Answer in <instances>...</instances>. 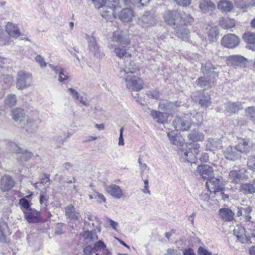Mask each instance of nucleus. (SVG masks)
<instances>
[{"mask_svg":"<svg viewBox=\"0 0 255 255\" xmlns=\"http://www.w3.org/2000/svg\"><path fill=\"white\" fill-rule=\"evenodd\" d=\"M191 97L195 101H199V103L202 107H208L211 104V98L208 93L198 92L193 93Z\"/></svg>","mask_w":255,"mask_h":255,"instance_id":"9","label":"nucleus"},{"mask_svg":"<svg viewBox=\"0 0 255 255\" xmlns=\"http://www.w3.org/2000/svg\"><path fill=\"white\" fill-rule=\"evenodd\" d=\"M17 156V160L20 165H23L25 162H27L32 157V153L25 149H22Z\"/></svg>","mask_w":255,"mask_h":255,"instance_id":"28","label":"nucleus"},{"mask_svg":"<svg viewBox=\"0 0 255 255\" xmlns=\"http://www.w3.org/2000/svg\"><path fill=\"white\" fill-rule=\"evenodd\" d=\"M19 204L24 209V210L31 208L28 201L24 198H21L19 200Z\"/></svg>","mask_w":255,"mask_h":255,"instance_id":"53","label":"nucleus"},{"mask_svg":"<svg viewBox=\"0 0 255 255\" xmlns=\"http://www.w3.org/2000/svg\"><path fill=\"white\" fill-rule=\"evenodd\" d=\"M243 38L248 43L247 47L255 51V33L247 32L244 34Z\"/></svg>","mask_w":255,"mask_h":255,"instance_id":"25","label":"nucleus"},{"mask_svg":"<svg viewBox=\"0 0 255 255\" xmlns=\"http://www.w3.org/2000/svg\"><path fill=\"white\" fill-rule=\"evenodd\" d=\"M5 31L7 32V36L10 39V37L17 38L20 36L21 33L17 25L11 22H8L5 26Z\"/></svg>","mask_w":255,"mask_h":255,"instance_id":"18","label":"nucleus"},{"mask_svg":"<svg viewBox=\"0 0 255 255\" xmlns=\"http://www.w3.org/2000/svg\"><path fill=\"white\" fill-rule=\"evenodd\" d=\"M10 44V38L6 34H5L0 25V45H5Z\"/></svg>","mask_w":255,"mask_h":255,"instance_id":"44","label":"nucleus"},{"mask_svg":"<svg viewBox=\"0 0 255 255\" xmlns=\"http://www.w3.org/2000/svg\"><path fill=\"white\" fill-rule=\"evenodd\" d=\"M78 101L85 106H89L90 105L87 96L86 95H80L79 99Z\"/></svg>","mask_w":255,"mask_h":255,"instance_id":"55","label":"nucleus"},{"mask_svg":"<svg viewBox=\"0 0 255 255\" xmlns=\"http://www.w3.org/2000/svg\"><path fill=\"white\" fill-rule=\"evenodd\" d=\"M206 186L210 192L216 193L222 190V185L221 181L215 178H211L206 182Z\"/></svg>","mask_w":255,"mask_h":255,"instance_id":"17","label":"nucleus"},{"mask_svg":"<svg viewBox=\"0 0 255 255\" xmlns=\"http://www.w3.org/2000/svg\"><path fill=\"white\" fill-rule=\"evenodd\" d=\"M219 212L222 219L225 221H230L234 219V213L229 209L222 208Z\"/></svg>","mask_w":255,"mask_h":255,"instance_id":"34","label":"nucleus"},{"mask_svg":"<svg viewBox=\"0 0 255 255\" xmlns=\"http://www.w3.org/2000/svg\"><path fill=\"white\" fill-rule=\"evenodd\" d=\"M220 25L222 28L230 29L235 26V21L229 18L223 19L220 21Z\"/></svg>","mask_w":255,"mask_h":255,"instance_id":"40","label":"nucleus"},{"mask_svg":"<svg viewBox=\"0 0 255 255\" xmlns=\"http://www.w3.org/2000/svg\"><path fill=\"white\" fill-rule=\"evenodd\" d=\"M244 216L245 217V219L246 221H249L251 220L252 217L250 215L251 212L252 210L250 207H246L245 208H242Z\"/></svg>","mask_w":255,"mask_h":255,"instance_id":"50","label":"nucleus"},{"mask_svg":"<svg viewBox=\"0 0 255 255\" xmlns=\"http://www.w3.org/2000/svg\"><path fill=\"white\" fill-rule=\"evenodd\" d=\"M93 249L96 255H112V252L107 249L106 245L101 240L94 243Z\"/></svg>","mask_w":255,"mask_h":255,"instance_id":"14","label":"nucleus"},{"mask_svg":"<svg viewBox=\"0 0 255 255\" xmlns=\"http://www.w3.org/2000/svg\"><path fill=\"white\" fill-rule=\"evenodd\" d=\"M246 177V170L241 169L239 170H233L229 174V180L234 183H239L243 180Z\"/></svg>","mask_w":255,"mask_h":255,"instance_id":"13","label":"nucleus"},{"mask_svg":"<svg viewBox=\"0 0 255 255\" xmlns=\"http://www.w3.org/2000/svg\"><path fill=\"white\" fill-rule=\"evenodd\" d=\"M241 191L245 194H252L255 192V187L253 184L245 183L241 186Z\"/></svg>","mask_w":255,"mask_h":255,"instance_id":"43","label":"nucleus"},{"mask_svg":"<svg viewBox=\"0 0 255 255\" xmlns=\"http://www.w3.org/2000/svg\"><path fill=\"white\" fill-rule=\"evenodd\" d=\"M190 147L179 148L178 150V155L181 161L188 162L191 163H196L198 158L202 162H207L209 156L206 153L202 152L199 155L201 150H199L200 145L197 143L190 144Z\"/></svg>","mask_w":255,"mask_h":255,"instance_id":"2","label":"nucleus"},{"mask_svg":"<svg viewBox=\"0 0 255 255\" xmlns=\"http://www.w3.org/2000/svg\"><path fill=\"white\" fill-rule=\"evenodd\" d=\"M234 235L236 237L237 241L242 244H246L249 242L252 243L251 237L250 233L246 231L244 227L237 226L234 230Z\"/></svg>","mask_w":255,"mask_h":255,"instance_id":"7","label":"nucleus"},{"mask_svg":"<svg viewBox=\"0 0 255 255\" xmlns=\"http://www.w3.org/2000/svg\"><path fill=\"white\" fill-rule=\"evenodd\" d=\"M201 113H195L192 116V119H191V122L197 125L199 124L202 121V117L200 115Z\"/></svg>","mask_w":255,"mask_h":255,"instance_id":"49","label":"nucleus"},{"mask_svg":"<svg viewBox=\"0 0 255 255\" xmlns=\"http://www.w3.org/2000/svg\"><path fill=\"white\" fill-rule=\"evenodd\" d=\"M40 186H48L50 184V179L49 177L47 176H45L43 177L39 183Z\"/></svg>","mask_w":255,"mask_h":255,"instance_id":"57","label":"nucleus"},{"mask_svg":"<svg viewBox=\"0 0 255 255\" xmlns=\"http://www.w3.org/2000/svg\"><path fill=\"white\" fill-rule=\"evenodd\" d=\"M177 5L187 6L191 3V0H173Z\"/></svg>","mask_w":255,"mask_h":255,"instance_id":"60","label":"nucleus"},{"mask_svg":"<svg viewBox=\"0 0 255 255\" xmlns=\"http://www.w3.org/2000/svg\"><path fill=\"white\" fill-rule=\"evenodd\" d=\"M149 0H124V1L126 5L140 3L141 5L143 6L146 5L149 2Z\"/></svg>","mask_w":255,"mask_h":255,"instance_id":"46","label":"nucleus"},{"mask_svg":"<svg viewBox=\"0 0 255 255\" xmlns=\"http://www.w3.org/2000/svg\"><path fill=\"white\" fill-rule=\"evenodd\" d=\"M119 18L124 22L130 21L133 16V11L129 8L123 9L119 15Z\"/></svg>","mask_w":255,"mask_h":255,"instance_id":"31","label":"nucleus"},{"mask_svg":"<svg viewBox=\"0 0 255 255\" xmlns=\"http://www.w3.org/2000/svg\"><path fill=\"white\" fill-rule=\"evenodd\" d=\"M230 60L235 62L234 64L238 65L239 63H241L244 59V57L240 56H233L230 57Z\"/></svg>","mask_w":255,"mask_h":255,"instance_id":"59","label":"nucleus"},{"mask_svg":"<svg viewBox=\"0 0 255 255\" xmlns=\"http://www.w3.org/2000/svg\"><path fill=\"white\" fill-rule=\"evenodd\" d=\"M199 7L204 12L213 11L215 9V4L211 1L202 0L199 3Z\"/></svg>","mask_w":255,"mask_h":255,"instance_id":"35","label":"nucleus"},{"mask_svg":"<svg viewBox=\"0 0 255 255\" xmlns=\"http://www.w3.org/2000/svg\"><path fill=\"white\" fill-rule=\"evenodd\" d=\"M165 22L169 25H173L176 35L184 41L189 38V31L185 25L193 22V18L188 15L184 17L176 10H167L163 15Z\"/></svg>","mask_w":255,"mask_h":255,"instance_id":"1","label":"nucleus"},{"mask_svg":"<svg viewBox=\"0 0 255 255\" xmlns=\"http://www.w3.org/2000/svg\"><path fill=\"white\" fill-rule=\"evenodd\" d=\"M151 116L155 121L160 124H165L169 117L168 113H151Z\"/></svg>","mask_w":255,"mask_h":255,"instance_id":"33","label":"nucleus"},{"mask_svg":"<svg viewBox=\"0 0 255 255\" xmlns=\"http://www.w3.org/2000/svg\"><path fill=\"white\" fill-rule=\"evenodd\" d=\"M35 61L37 62L41 68L45 67L47 66V63L44 61L43 57L40 55H37L35 58Z\"/></svg>","mask_w":255,"mask_h":255,"instance_id":"54","label":"nucleus"},{"mask_svg":"<svg viewBox=\"0 0 255 255\" xmlns=\"http://www.w3.org/2000/svg\"><path fill=\"white\" fill-rule=\"evenodd\" d=\"M11 116L17 126L21 127L22 126V122L25 119V113H12Z\"/></svg>","mask_w":255,"mask_h":255,"instance_id":"39","label":"nucleus"},{"mask_svg":"<svg viewBox=\"0 0 255 255\" xmlns=\"http://www.w3.org/2000/svg\"><path fill=\"white\" fill-rule=\"evenodd\" d=\"M95 199L99 203L106 202V198L103 194L94 191Z\"/></svg>","mask_w":255,"mask_h":255,"instance_id":"52","label":"nucleus"},{"mask_svg":"<svg viewBox=\"0 0 255 255\" xmlns=\"http://www.w3.org/2000/svg\"><path fill=\"white\" fill-rule=\"evenodd\" d=\"M113 41L119 43L120 47H115L114 51L117 56L120 58L125 59L131 57V54L127 51L125 47L130 43V40L128 36L124 34L122 31H116L113 33Z\"/></svg>","mask_w":255,"mask_h":255,"instance_id":"3","label":"nucleus"},{"mask_svg":"<svg viewBox=\"0 0 255 255\" xmlns=\"http://www.w3.org/2000/svg\"><path fill=\"white\" fill-rule=\"evenodd\" d=\"M225 157L228 160L235 161L241 157V154L236 146H229L224 151Z\"/></svg>","mask_w":255,"mask_h":255,"instance_id":"15","label":"nucleus"},{"mask_svg":"<svg viewBox=\"0 0 255 255\" xmlns=\"http://www.w3.org/2000/svg\"><path fill=\"white\" fill-rule=\"evenodd\" d=\"M14 186V182L11 176L8 175L3 176L0 180V189L2 192L10 190Z\"/></svg>","mask_w":255,"mask_h":255,"instance_id":"16","label":"nucleus"},{"mask_svg":"<svg viewBox=\"0 0 255 255\" xmlns=\"http://www.w3.org/2000/svg\"><path fill=\"white\" fill-rule=\"evenodd\" d=\"M96 8H98L102 17L107 20L114 15L113 7L107 4L110 2V0H92Z\"/></svg>","mask_w":255,"mask_h":255,"instance_id":"4","label":"nucleus"},{"mask_svg":"<svg viewBox=\"0 0 255 255\" xmlns=\"http://www.w3.org/2000/svg\"><path fill=\"white\" fill-rule=\"evenodd\" d=\"M65 214L67 218L74 222L79 220L80 213L76 211L72 205H69L65 208Z\"/></svg>","mask_w":255,"mask_h":255,"instance_id":"27","label":"nucleus"},{"mask_svg":"<svg viewBox=\"0 0 255 255\" xmlns=\"http://www.w3.org/2000/svg\"><path fill=\"white\" fill-rule=\"evenodd\" d=\"M248 166L250 169L255 171V157H250L248 161Z\"/></svg>","mask_w":255,"mask_h":255,"instance_id":"58","label":"nucleus"},{"mask_svg":"<svg viewBox=\"0 0 255 255\" xmlns=\"http://www.w3.org/2000/svg\"><path fill=\"white\" fill-rule=\"evenodd\" d=\"M9 149L13 152L18 154L22 152V148L18 146L14 142H10L9 144Z\"/></svg>","mask_w":255,"mask_h":255,"instance_id":"51","label":"nucleus"},{"mask_svg":"<svg viewBox=\"0 0 255 255\" xmlns=\"http://www.w3.org/2000/svg\"><path fill=\"white\" fill-rule=\"evenodd\" d=\"M190 122H188L187 121H185L184 119L183 122H181L180 125H178L177 126H176V130H188L190 128Z\"/></svg>","mask_w":255,"mask_h":255,"instance_id":"47","label":"nucleus"},{"mask_svg":"<svg viewBox=\"0 0 255 255\" xmlns=\"http://www.w3.org/2000/svg\"><path fill=\"white\" fill-rule=\"evenodd\" d=\"M48 66L55 72V74L58 75V80L60 82H64L68 79L69 76L67 75V73L65 72L64 69L62 67L54 66L51 64H49Z\"/></svg>","mask_w":255,"mask_h":255,"instance_id":"23","label":"nucleus"},{"mask_svg":"<svg viewBox=\"0 0 255 255\" xmlns=\"http://www.w3.org/2000/svg\"><path fill=\"white\" fill-rule=\"evenodd\" d=\"M206 147L207 150L217 151L222 147V141L218 138H209L206 141Z\"/></svg>","mask_w":255,"mask_h":255,"instance_id":"19","label":"nucleus"},{"mask_svg":"<svg viewBox=\"0 0 255 255\" xmlns=\"http://www.w3.org/2000/svg\"><path fill=\"white\" fill-rule=\"evenodd\" d=\"M147 95L148 97L154 99H157L159 98V93L155 91H150L147 93Z\"/></svg>","mask_w":255,"mask_h":255,"instance_id":"63","label":"nucleus"},{"mask_svg":"<svg viewBox=\"0 0 255 255\" xmlns=\"http://www.w3.org/2000/svg\"><path fill=\"white\" fill-rule=\"evenodd\" d=\"M167 136L168 137L171 143L178 145L182 146L181 148H183V146L184 142L182 137L179 135L176 134L173 132H168ZM188 147L186 145L184 148Z\"/></svg>","mask_w":255,"mask_h":255,"instance_id":"30","label":"nucleus"},{"mask_svg":"<svg viewBox=\"0 0 255 255\" xmlns=\"http://www.w3.org/2000/svg\"><path fill=\"white\" fill-rule=\"evenodd\" d=\"M105 190L108 194L116 199L121 198L123 195L121 188L116 184H112L106 186Z\"/></svg>","mask_w":255,"mask_h":255,"instance_id":"20","label":"nucleus"},{"mask_svg":"<svg viewBox=\"0 0 255 255\" xmlns=\"http://www.w3.org/2000/svg\"><path fill=\"white\" fill-rule=\"evenodd\" d=\"M218 8L225 11H230L233 8V3L227 0H220L218 3Z\"/></svg>","mask_w":255,"mask_h":255,"instance_id":"38","label":"nucleus"},{"mask_svg":"<svg viewBox=\"0 0 255 255\" xmlns=\"http://www.w3.org/2000/svg\"><path fill=\"white\" fill-rule=\"evenodd\" d=\"M137 70V67H135L133 64L130 63L128 65H125V68L121 71V75L124 73L126 74H128L130 73L131 74L135 73Z\"/></svg>","mask_w":255,"mask_h":255,"instance_id":"45","label":"nucleus"},{"mask_svg":"<svg viewBox=\"0 0 255 255\" xmlns=\"http://www.w3.org/2000/svg\"><path fill=\"white\" fill-rule=\"evenodd\" d=\"M92 252H94L93 247L92 248L90 245H87L83 250V255H90Z\"/></svg>","mask_w":255,"mask_h":255,"instance_id":"62","label":"nucleus"},{"mask_svg":"<svg viewBox=\"0 0 255 255\" xmlns=\"http://www.w3.org/2000/svg\"><path fill=\"white\" fill-rule=\"evenodd\" d=\"M81 236L86 245L93 243L98 238L95 231H85L81 234Z\"/></svg>","mask_w":255,"mask_h":255,"instance_id":"26","label":"nucleus"},{"mask_svg":"<svg viewBox=\"0 0 255 255\" xmlns=\"http://www.w3.org/2000/svg\"><path fill=\"white\" fill-rule=\"evenodd\" d=\"M41 122L40 120L34 121L32 119H28L27 120L26 124H24L23 128L28 133H35L37 130L39 125Z\"/></svg>","mask_w":255,"mask_h":255,"instance_id":"24","label":"nucleus"},{"mask_svg":"<svg viewBox=\"0 0 255 255\" xmlns=\"http://www.w3.org/2000/svg\"><path fill=\"white\" fill-rule=\"evenodd\" d=\"M197 171L204 179L211 178L214 175L213 168L208 165H198Z\"/></svg>","mask_w":255,"mask_h":255,"instance_id":"21","label":"nucleus"},{"mask_svg":"<svg viewBox=\"0 0 255 255\" xmlns=\"http://www.w3.org/2000/svg\"><path fill=\"white\" fill-rule=\"evenodd\" d=\"M188 138L193 141H202L204 138V134L203 132L197 130H194L188 135Z\"/></svg>","mask_w":255,"mask_h":255,"instance_id":"37","label":"nucleus"},{"mask_svg":"<svg viewBox=\"0 0 255 255\" xmlns=\"http://www.w3.org/2000/svg\"><path fill=\"white\" fill-rule=\"evenodd\" d=\"M199 255H212V253L203 247H200L198 250Z\"/></svg>","mask_w":255,"mask_h":255,"instance_id":"61","label":"nucleus"},{"mask_svg":"<svg viewBox=\"0 0 255 255\" xmlns=\"http://www.w3.org/2000/svg\"><path fill=\"white\" fill-rule=\"evenodd\" d=\"M24 218L29 223H36L41 220L40 213L34 208L23 211Z\"/></svg>","mask_w":255,"mask_h":255,"instance_id":"10","label":"nucleus"},{"mask_svg":"<svg viewBox=\"0 0 255 255\" xmlns=\"http://www.w3.org/2000/svg\"><path fill=\"white\" fill-rule=\"evenodd\" d=\"M68 91L70 93V94L74 99L76 100L77 101L79 99V96L80 95L76 90L72 88H70L68 89Z\"/></svg>","mask_w":255,"mask_h":255,"instance_id":"56","label":"nucleus"},{"mask_svg":"<svg viewBox=\"0 0 255 255\" xmlns=\"http://www.w3.org/2000/svg\"><path fill=\"white\" fill-rule=\"evenodd\" d=\"M216 69L215 66L212 65H202L201 70L204 74H209L214 72V70Z\"/></svg>","mask_w":255,"mask_h":255,"instance_id":"48","label":"nucleus"},{"mask_svg":"<svg viewBox=\"0 0 255 255\" xmlns=\"http://www.w3.org/2000/svg\"><path fill=\"white\" fill-rule=\"evenodd\" d=\"M139 23L142 27L147 28L155 25L156 20L152 13L149 11H146L140 17Z\"/></svg>","mask_w":255,"mask_h":255,"instance_id":"12","label":"nucleus"},{"mask_svg":"<svg viewBox=\"0 0 255 255\" xmlns=\"http://www.w3.org/2000/svg\"><path fill=\"white\" fill-rule=\"evenodd\" d=\"M179 105L177 102L171 103L167 100H162L159 104V108L161 110L173 111Z\"/></svg>","mask_w":255,"mask_h":255,"instance_id":"29","label":"nucleus"},{"mask_svg":"<svg viewBox=\"0 0 255 255\" xmlns=\"http://www.w3.org/2000/svg\"><path fill=\"white\" fill-rule=\"evenodd\" d=\"M16 102V96L14 94H9L4 100V105L6 107L12 108Z\"/></svg>","mask_w":255,"mask_h":255,"instance_id":"41","label":"nucleus"},{"mask_svg":"<svg viewBox=\"0 0 255 255\" xmlns=\"http://www.w3.org/2000/svg\"><path fill=\"white\" fill-rule=\"evenodd\" d=\"M236 146L240 154L241 153H246L252 149V144L249 139L242 138L240 139Z\"/></svg>","mask_w":255,"mask_h":255,"instance_id":"22","label":"nucleus"},{"mask_svg":"<svg viewBox=\"0 0 255 255\" xmlns=\"http://www.w3.org/2000/svg\"><path fill=\"white\" fill-rule=\"evenodd\" d=\"M126 82V86L130 90L138 91L143 87V82L141 78L131 74L126 75L123 78Z\"/></svg>","mask_w":255,"mask_h":255,"instance_id":"5","label":"nucleus"},{"mask_svg":"<svg viewBox=\"0 0 255 255\" xmlns=\"http://www.w3.org/2000/svg\"><path fill=\"white\" fill-rule=\"evenodd\" d=\"M86 38L88 41L89 47L90 51L93 53L95 56L98 58H102L104 56L102 52H100L99 47L97 45L95 37L86 35Z\"/></svg>","mask_w":255,"mask_h":255,"instance_id":"11","label":"nucleus"},{"mask_svg":"<svg viewBox=\"0 0 255 255\" xmlns=\"http://www.w3.org/2000/svg\"><path fill=\"white\" fill-rule=\"evenodd\" d=\"M197 85L200 87L208 89L212 87L213 82L206 76L200 77L196 81Z\"/></svg>","mask_w":255,"mask_h":255,"instance_id":"36","label":"nucleus"},{"mask_svg":"<svg viewBox=\"0 0 255 255\" xmlns=\"http://www.w3.org/2000/svg\"><path fill=\"white\" fill-rule=\"evenodd\" d=\"M240 38L235 34L225 35L222 38L221 43L225 47L234 48L238 46L240 43Z\"/></svg>","mask_w":255,"mask_h":255,"instance_id":"8","label":"nucleus"},{"mask_svg":"<svg viewBox=\"0 0 255 255\" xmlns=\"http://www.w3.org/2000/svg\"><path fill=\"white\" fill-rule=\"evenodd\" d=\"M225 107L228 112H237L244 109L242 103L239 102H228L225 104Z\"/></svg>","mask_w":255,"mask_h":255,"instance_id":"32","label":"nucleus"},{"mask_svg":"<svg viewBox=\"0 0 255 255\" xmlns=\"http://www.w3.org/2000/svg\"><path fill=\"white\" fill-rule=\"evenodd\" d=\"M32 74L25 71L21 70L18 72L16 78V88L21 90L30 86Z\"/></svg>","mask_w":255,"mask_h":255,"instance_id":"6","label":"nucleus"},{"mask_svg":"<svg viewBox=\"0 0 255 255\" xmlns=\"http://www.w3.org/2000/svg\"><path fill=\"white\" fill-rule=\"evenodd\" d=\"M181 253L177 250L168 249L165 255H180Z\"/></svg>","mask_w":255,"mask_h":255,"instance_id":"64","label":"nucleus"},{"mask_svg":"<svg viewBox=\"0 0 255 255\" xmlns=\"http://www.w3.org/2000/svg\"><path fill=\"white\" fill-rule=\"evenodd\" d=\"M219 35V31L217 27H212L208 31V38L210 41L214 42L217 39Z\"/></svg>","mask_w":255,"mask_h":255,"instance_id":"42","label":"nucleus"}]
</instances>
